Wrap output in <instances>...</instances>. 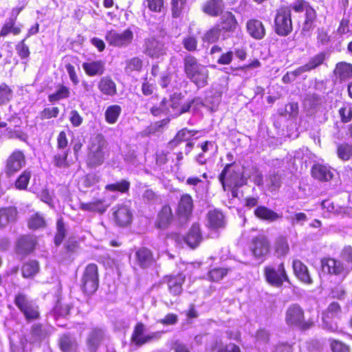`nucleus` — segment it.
<instances>
[{
    "mask_svg": "<svg viewBox=\"0 0 352 352\" xmlns=\"http://www.w3.org/2000/svg\"><path fill=\"white\" fill-rule=\"evenodd\" d=\"M32 335L34 338V342L41 340L47 335L45 329L43 328L42 325L36 324H34L32 328Z\"/></svg>",
    "mask_w": 352,
    "mask_h": 352,
    "instance_id": "obj_61",
    "label": "nucleus"
},
{
    "mask_svg": "<svg viewBox=\"0 0 352 352\" xmlns=\"http://www.w3.org/2000/svg\"><path fill=\"white\" fill-rule=\"evenodd\" d=\"M255 216L262 220L274 221L280 217L274 211L265 206H258L254 210Z\"/></svg>",
    "mask_w": 352,
    "mask_h": 352,
    "instance_id": "obj_35",
    "label": "nucleus"
},
{
    "mask_svg": "<svg viewBox=\"0 0 352 352\" xmlns=\"http://www.w3.org/2000/svg\"><path fill=\"white\" fill-rule=\"evenodd\" d=\"M193 209V200L188 194L182 195L177 206V212L181 219L187 220Z\"/></svg>",
    "mask_w": 352,
    "mask_h": 352,
    "instance_id": "obj_18",
    "label": "nucleus"
},
{
    "mask_svg": "<svg viewBox=\"0 0 352 352\" xmlns=\"http://www.w3.org/2000/svg\"><path fill=\"white\" fill-rule=\"evenodd\" d=\"M133 38V34L129 29L121 33L112 30L108 31L105 36V39L110 45L119 47L129 45Z\"/></svg>",
    "mask_w": 352,
    "mask_h": 352,
    "instance_id": "obj_13",
    "label": "nucleus"
},
{
    "mask_svg": "<svg viewBox=\"0 0 352 352\" xmlns=\"http://www.w3.org/2000/svg\"><path fill=\"white\" fill-rule=\"evenodd\" d=\"M31 177V173L30 171L25 170H24L21 175L18 177L15 182V186L17 189L19 190H25L26 189L30 179Z\"/></svg>",
    "mask_w": 352,
    "mask_h": 352,
    "instance_id": "obj_54",
    "label": "nucleus"
},
{
    "mask_svg": "<svg viewBox=\"0 0 352 352\" xmlns=\"http://www.w3.org/2000/svg\"><path fill=\"white\" fill-rule=\"evenodd\" d=\"M212 350L214 352H240V349L238 346L233 343H230L226 345H221L217 342L212 346Z\"/></svg>",
    "mask_w": 352,
    "mask_h": 352,
    "instance_id": "obj_58",
    "label": "nucleus"
},
{
    "mask_svg": "<svg viewBox=\"0 0 352 352\" xmlns=\"http://www.w3.org/2000/svg\"><path fill=\"white\" fill-rule=\"evenodd\" d=\"M25 164V158L23 153L21 151H14L7 159L5 168V173L7 175L11 176L18 172Z\"/></svg>",
    "mask_w": 352,
    "mask_h": 352,
    "instance_id": "obj_15",
    "label": "nucleus"
},
{
    "mask_svg": "<svg viewBox=\"0 0 352 352\" xmlns=\"http://www.w3.org/2000/svg\"><path fill=\"white\" fill-rule=\"evenodd\" d=\"M219 181L224 190L228 188H237L246 183V179L243 176L239 167L233 164H227L219 175Z\"/></svg>",
    "mask_w": 352,
    "mask_h": 352,
    "instance_id": "obj_3",
    "label": "nucleus"
},
{
    "mask_svg": "<svg viewBox=\"0 0 352 352\" xmlns=\"http://www.w3.org/2000/svg\"><path fill=\"white\" fill-rule=\"evenodd\" d=\"M186 0H171V12L174 18L179 17L185 9Z\"/></svg>",
    "mask_w": 352,
    "mask_h": 352,
    "instance_id": "obj_49",
    "label": "nucleus"
},
{
    "mask_svg": "<svg viewBox=\"0 0 352 352\" xmlns=\"http://www.w3.org/2000/svg\"><path fill=\"white\" fill-rule=\"evenodd\" d=\"M208 226L213 229L223 228L226 224L224 216L219 210H213L207 214Z\"/></svg>",
    "mask_w": 352,
    "mask_h": 352,
    "instance_id": "obj_29",
    "label": "nucleus"
},
{
    "mask_svg": "<svg viewBox=\"0 0 352 352\" xmlns=\"http://www.w3.org/2000/svg\"><path fill=\"white\" fill-rule=\"evenodd\" d=\"M184 72L188 79L197 87L201 88L208 84L209 72L206 66L201 65L192 55H187L184 59Z\"/></svg>",
    "mask_w": 352,
    "mask_h": 352,
    "instance_id": "obj_1",
    "label": "nucleus"
},
{
    "mask_svg": "<svg viewBox=\"0 0 352 352\" xmlns=\"http://www.w3.org/2000/svg\"><path fill=\"white\" fill-rule=\"evenodd\" d=\"M228 271L227 268L216 267L208 272V276L210 280L218 282L228 274Z\"/></svg>",
    "mask_w": 352,
    "mask_h": 352,
    "instance_id": "obj_51",
    "label": "nucleus"
},
{
    "mask_svg": "<svg viewBox=\"0 0 352 352\" xmlns=\"http://www.w3.org/2000/svg\"><path fill=\"white\" fill-rule=\"evenodd\" d=\"M69 150H59L58 152L53 157V164L58 168H66L69 166L67 162V156Z\"/></svg>",
    "mask_w": 352,
    "mask_h": 352,
    "instance_id": "obj_42",
    "label": "nucleus"
},
{
    "mask_svg": "<svg viewBox=\"0 0 352 352\" xmlns=\"http://www.w3.org/2000/svg\"><path fill=\"white\" fill-rule=\"evenodd\" d=\"M337 155L339 159L348 161L352 157V145L340 144L337 147Z\"/></svg>",
    "mask_w": 352,
    "mask_h": 352,
    "instance_id": "obj_45",
    "label": "nucleus"
},
{
    "mask_svg": "<svg viewBox=\"0 0 352 352\" xmlns=\"http://www.w3.org/2000/svg\"><path fill=\"white\" fill-rule=\"evenodd\" d=\"M144 331L145 327L142 323L140 322L136 324L132 335V340L134 343L138 345H142L153 340H157L160 338V332H154L144 335Z\"/></svg>",
    "mask_w": 352,
    "mask_h": 352,
    "instance_id": "obj_17",
    "label": "nucleus"
},
{
    "mask_svg": "<svg viewBox=\"0 0 352 352\" xmlns=\"http://www.w3.org/2000/svg\"><path fill=\"white\" fill-rule=\"evenodd\" d=\"M36 245V237L32 235L21 236L17 241V251L20 254H26L31 252Z\"/></svg>",
    "mask_w": 352,
    "mask_h": 352,
    "instance_id": "obj_23",
    "label": "nucleus"
},
{
    "mask_svg": "<svg viewBox=\"0 0 352 352\" xmlns=\"http://www.w3.org/2000/svg\"><path fill=\"white\" fill-rule=\"evenodd\" d=\"M59 113V109L56 107L52 108H45L40 113V118L41 120L50 119L57 117Z\"/></svg>",
    "mask_w": 352,
    "mask_h": 352,
    "instance_id": "obj_63",
    "label": "nucleus"
},
{
    "mask_svg": "<svg viewBox=\"0 0 352 352\" xmlns=\"http://www.w3.org/2000/svg\"><path fill=\"white\" fill-rule=\"evenodd\" d=\"M167 110H169V108L166 106V99H164L158 107H153L151 112L153 116H158L162 113L168 114Z\"/></svg>",
    "mask_w": 352,
    "mask_h": 352,
    "instance_id": "obj_64",
    "label": "nucleus"
},
{
    "mask_svg": "<svg viewBox=\"0 0 352 352\" xmlns=\"http://www.w3.org/2000/svg\"><path fill=\"white\" fill-rule=\"evenodd\" d=\"M264 272L267 281L273 286L280 287L284 281H289L283 263L278 265L267 266Z\"/></svg>",
    "mask_w": 352,
    "mask_h": 352,
    "instance_id": "obj_8",
    "label": "nucleus"
},
{
    "mask_svg": "<svg viewBox=\"0 0 352 352\" xmlns=\"http://www.w3.org/2000/svg\"><path fill=\"white\" fill-rule=\"evenodd\" d=\"M15 19L10 18L3 25L1 32L0 36H6L10 33H12L14 35H17L21 32V29L18 27L14 26Z\"/></svg>",
    "mask_w": 352,
    "mask_h": 352,
    "instance_id": "obj_43",
    "label": "nucleus"
},
{
    "mask_svg": "<svg viewBox=\"0 0 352 352\" xmlns=\"http://www.w3.org/2000/svg\"><path fill=\"white\" fill-rule=\"evenodd\" d=\"M103 331L99 329H93L87 338V344L91 352H95L103 338Z\"/></svg>",
    "mask_w": 352,
    "mask_h": 352,
    "instance_id": "obj_36",
    "label": "nucleus"
},
{
    "mask_svg": "<svg viewBox=\"0 0 352 352\" xmlns=\"http://www.w3.org/2000/svg\"><path fill=\"white\" fill-rule=\"evenodd\" d=\"M338 112L342 122L346 123L350 122L352 119V104L349 103L343 104Z\"/></svg>",
    "mask_w": 352,
    "mask_h": 352,
    "instance_id": "obj_52",
    "label": "nucleus"
},
{
    "mask_svg": "<svg viewBox=\"0 0 352 352\" xmlns=\"http://www.w3.org/2000/svg\"><path fill=\"white\" fill-rule=\"evenodd\" d=\"M293 30L292 11L289 6H283L276 10L274 18V31L279 36H285Z\"/></svg>",
    "mask_w": 352,
    "mask_h": 352,
    "instance_id": "obj_4",
    "label": "nucleus"
},
{
    "mask_svg": "<svg viewBox=\"0 0 352 352\" xmlns=\"http://www.w3.org/2000/svg\"><path fill=\"white\" fill-rule=\"evenodd\" d=\"M12 98V91L5 83L0 85V105L8 102Z\"/></svg>",
    "mask_w": 352,
    "mask_h": 352,
    "instance_id": "obj_56",
    "label": "nucleus"
},
{
    "mask_svg": "<svg viewBox=\"0 0 352 352\" xmlns=\"http://www.w3.org/2000/svg\"><path fill=\"white\" fill-rule=\"evenodd\" d=\"M82 68L90 76L102 75L104 71V63L102 60H93L82 64Z\"/></svg>",
    "mask_w": 352,
    "mask_h": 352,
    "instance_id": "obj_33",
    "label": "nucleus"
},
{
    "mask_svg": "<svg viewBox=\"0 0 352 352\" xmlns=\"http://www.w3.org/2000/svg\"><path fill=\"white\" fill-rule=\"evenodd\" d=\"M220 33L221 29L219 27H214L204 34L203 41L208 43H214L219 39Z\"/></svg>",
    "mask_w": 352,
    "mask_h": 352,
    "instance_id": "obj_53",
    "label": "nucleus"
},
{
    "mask_svg": "<svg viewBox=\"0 0 352 352\" xmlns=\"http://www.w3.org/2000/svg\"><path fill=\"white\" fill-rule=\"evenodd\" d=\"M130 183L126 180H122L120 182L108 184L105 188L109 191H118L120 192H126L129 190Z\"/></svg>",
    "mask_w": 352,
    "mask_h": 352,
    "instance_id": "obj_55",
    "label": "nucleus"
},
{
    "mask_svg": "<svg viewBox=\"0 0 352 352\" xmlns=\"http://www.w3.org/2000/svg\"><path fill=\"white\" fill-rule=\"evenodd\" d=\"M246 28L250 35L255 39H261L265 34V30L261 21L250 19L247 22Z\"/></svg>",
    "mask_w": 352,
    "mask_h": 352,
    "instance_id": "obj_24",
    "label": "nucleus"
},
{
    "mask_svg": "<svg viewBox=\"0 0 352 352\" xmlns=\"http://www.w3.org/2000/svg\"><path fill=\"white\" fill-rule=\"evenodd\" d=\"M197 133L196 131L188 130L186 128L182 129L177 133L175 138L170 142V144L177 146L182 142L188 141Z\"/></svg>",
    "mask_w": 352,
    "mask_h": 352,
    "instance_id": "obj_40",
    "label": "nucleus"
},
{
    "mask_svg": "<svg viewBox=\"0 0 352 352\" xmlns=\"http://www.w3.org/2000/svg\"><path fill=\"white\" fill-rule=\"evenodd\" d=\"M275 254L278 257H283L287 255L289 250L287 239L285 236L278 237L274 243Z\"/></svg>",
    "mask_w": 352,
    "mask_h": 352,
    "instance_id": "obj_38",
    "label": "nucleus"
},
{
    "mask_svg": "<svg viewBox=\"0 0 352 352\" xmlns=\"http://www.w3.org/2000/svg\"><path fill=\"white\" fill-rule=\"evenodd\" d=\"M342 314L341 307L337 302H331L322 314V322L324 327L332 332L338 331L337 320L340 318Z\"/></svg>",
    "mask_w": 352,
    "mask_h": 352,
    "instance_id": "obj_7",
    "label": "nucleus"
},
{
    "mask_svg": "<svg viewBox=\"0 0 352 352\" xmlns=\"http://www.w3.org/2000/svg\"><path fill=\"white\" fill-rule=\"evenodd\" d=\"M138 264L142 268H146L153 263L152 252L147 248L139 249L135 253Z\"/></svg>",
    "mask_w": 352,
    "mask_h": 352,
    "instance_id": "obj_32",
    "label": "nucleus"
},
{
    "mask_svg": "<svg viewBox=\"0 0 352 352\" xmlns=\"http://www.w3.org/2000/svg\"><path fill=\"white\" fill-rule=\"evenodd\" d=\"M57 232L54 238V242L56 245H59L65 236V228L63 221L58 219L56 223Z\"/></svg>",
    "mask_w": 352,
    "mask_h": 352,
    "instance_id": "obj_59",
    "label": "nucleus"
},
{
    "mask_svg": "<svg viewBox=\"0 0 352 352\" xmlns=\"http://www.w3.org/2000/svg\"><path fill=\"white\" fill-rule=\"evenodd\" d=\"M80 208L85 211L98 212L102 213L105 211V208L102 206V200H97L96 201L89 203H82Z\"/></svg>",
    "mask_w": 352,
    "mask_h": 352,
    "instance_id": "obj_46",
    "label": "nucleus"
},
{
    "mask_svg": "<svg viewBox=\"0 0 352 352\" xmlns=\"http://www.w3.org/2000/svg\"><path fill=\"white\" fill-rule=\"evenodd\" d=\"M221 20L219 28L221 31L234 32L236 30L238 26V22L232 12H227L224 13Z\"/></svg>",
    "mask_w": 352,
    "mask_h": 352,
    "instance_id": "obj_30",
    "label": "nucleus"
},
{
    "mask_svg": "<svg viewBox=\"0 0 352 352\" xmlns=\"http://www.w3.org/2000/svg\"><path fill=\"white\" fill-rule=\"evenodd\" d=\"M312 176L320 181H329L333 177V172L330 167L315 164L311 169Z\"/></svg>",
    "mask_w": 352,
    "mask_h": 352,
    "instance_id": "obj_31",
    "label": "nucleus"
},
{
    "mask_svg": "<svg viewBox=\"0 0 352 352\" xmlns=\"http://www.w3.org/2000/svg\"><path fill=\"white\" fill-rule=\"evenodd\" d=\"M286 323L289 326H295L300 329L308 328V324L305 321L304 311L296 304L291 305L285 314Z\"/></svg>",
    "mask_w": 352,
    "mask_h": 352,
    "instance_id": "obj_12",
    "label": "nucleus"
},
{
    "mask_svg": "<svg viewBox=\"0 0 352 352\" xmlns=\"http://www.w3.org/2000/svg\"><path fill=\"white\" fill-rule=\"evenodd\" d=\"M145 54L152 58H160L166 53L164 44L155 38H148L144 42Z\"/></svg>",
    "mask_w": 352,
    "mask_h": 352,
    "instance_id": "obj_16",
    "label": "nucleus"
},
{
    "mask_svg": "<svg viewBox=\"0 0 352 352\" xmlns=\"http://www.w3.org/2000/svg\"><path fill=\"white\" fill-rule=\"evenodd\" d=\"M98 87L102 94L107 96H113L117 94L116 84L109 76L101 78Z\"/></svg>",
    "mask_w": 352,
    "mask_h": 352,
    "instance_id": "obj_26",
    "label": "nucleus"
},
{
    "mask_svg": "<svg viewBox=\"0 0 352 352\" xmlns=\"http://www.w3.org/2000/svg\"><path fill=\"white\" fill-rule=\"evenodd\" d=\"M250 249L256 259L263 261L270 252V242L265 235H258L252 239Z\"/></svg>",
    "mask_w": 352,
    "mask_h": 352,
    "instance_id": "obj_11",
    "label": "nucleus"
},
{
    "mask_svg": "<svg viewBox=\"0 0 352 352\" xmlns=\"http://www.w3.org/2000/svg\"><path fill=\"white\" fill-rule=\"evenodd\" d=\"M58 344L63 352H72L76 348L75 340L67 334L60 338Z\"/></svg>",
    "mask_w": 352,
    "mask_h": 352,
    "instance_id": "obj_39",
    "label": "nucleus"
},
{
    "mask_svg": "<svg viewBox=\"0 0 352 352\" xmlns=\"http://www.w3.org/2000/svg\"><path fill=\"white\" fill-rule=\"evenodd\" d=\"M293 270L296 276L302 282L307 284L312 283L308 268L301 261L298 259L294 260Z\"/></svg>",
    "mask_w": 352,
    "mask_h": 352,
    "instance_id": "obj_27",
    "label": "nucleus"
},
{
    "mask_svg": "<svg viewBox=\"0 0 352 352\" xmlns=\"http://www.w3.org/2000/svg\"><path fill=\"white\" fill-rule=\"evenodd\" d=\"M223 0H208L203 6L202 10L211 16H218L224 10Z\"/></svg>",
    "mask_w": 352,
    "mask_h": 352,
    "instance_id": "obj_22",
    "label": "nucleus"
},
{
    "mask_svg": "<svg viewBox=\"0 0 352 352\" xmlns=\"http://www.w3.org/2000/svg\"><path fill=\"white\" fill-rule=\"evenodd\" d=\"M46 222L44 217L38 213L33 214L28 221V226L32 230L44 228Z\"/></svg>",
    "mask_w": 352,
    "mask_h": 352,
    "instance_id": "obj_48",
    "label": "nucleus"
},
{
    "mask_svg": "<svg viewBox=\"0 0 352 352\" xmlns=\"http://www.w3.org/2000/svg\"><path fill=\"white\" fill-rule=\"evenodd\" d=\"M17 210L16 208L10 206L0 208V228H3L16 221Z\"/></svg>",
    "mask_w": 352,
    "mask_h": 352,
    "instance_id": "obj_28",
    "label": "nucleus"
},
{
    "mask_svg": "<svg viewBox=\"0 0 352 352\" xmlns=\"http://www.w3.org/2000/svg\"><path fill=\"white\" fill-rule=\"evenodd\" d=\"M122 111L120 106L114 104L107 107L105 111V120L109 124H114L117 122Z\"/></svg>",
    "mask_w": 352,
    "mask_h": 352,
    "instance_id": "obj_41",
    "label": "nucleus"
},
{
    "mask_svg": "<svg viewBox=\"0 0 352 352\" xmlns=\"http://www.w3.org/2000/svg\"><path fill=\"white\" fill-rule=\"evenodd\" d=\"M199 226L193 224L185 238L178 234L174 233L168 236V240L174 241L177 245H182L184 241L190 248H196L201 241Z\"/></svg>",
    "mask_w": 352,
    "mask_h": 352,
    "instance_id": "obj_9",
    "label": "nucleus"
},
{
    "mask_svg": "<svg viewBox=\"0 0 352 352\" xmlns=\"http://www.w3.org/2000/svg\"><path fill=\"white\" fill-rule=\"evenodd\" d=\"M326 60V54L320 52L311 57L309 62L304 65L300 66L303 73L314 70L322 65Z\"/></svg>",
    "mask_w": 352,
    "mask_h": 352,
    "instance_id": "obj_34",
    "label": "nucleus"
},
{
    "mask_svg": "<svg viewBox=\"0 0 352 352\" xmlns=\"http://www.w3.org/2000/svg\"><path fill=\"white\" fill-rule=\"evenodd\" d=\"M303 73L300 67L295 70L287 72L283 77V81L285 83H289L294 81L297 77L301 76Z\"/></svg>",
    "mask_w": 352,
    "mask_h": 352,
    "instance_id": "obj_62",
    "label": "nucleus"
},
{
    "mask_svg": "<svg viewBox=\"0 0 352 352\" xmlns=\"http://www.w3.org/2000/svg\"><path fill=\"white\" fill-rule=\"evenodd\" d=\"M69 88L64 85H60L54 94L49 96V101L54 102L61 99L67 98L69 96Z\"/></svg>",
    "mask_w": 352,
    "mask_h": 352,
    "instance_id": "obj_50",
    "label": "nucleus"
},
{
    "mask_svg": "<svg viewBox=\"0 0 352 352\" xmlns=\"http://www.w3.org/2000/svg\"><path fill=\"white\" fill-rule=\"evenodd\" d=\"M142 67V61L140 58L134 57L128 60L126 63L125 72L131 73L133 71H140Z\"/></svg>",
    "mask_w": 352,
    "mask_h": 352,
    "instance_id": "obj_57",
    "label": "nucleus"
},
{
    "mask_svg": "<svg viewBox=\"0 0 352 352\" xmlns=\"http://www.w3.org/2000/svg\"><path fill=\"white\" fill-rule=\"evenodd\" d=\"M113 217L118 225L125 226L131 222L132 214L126 206L119 205L113 208Z\"/></svg>",
    "mask_w": 352,
    "mask_h": 352,
    "instance_id": "obj_19",
    "label": "nucleus"
},
{
    "mask_svg": "<svg viewBox=\"0 0 352 352\" xmlns=\"http://www.w3.org/2000/svg\"><path fill=\"white\" fill-rule=\"evenodd\" d=\"M332 352H350V348L342 342L336 340H329Z\"/></svg>",
    "mask_w": 352,
    "mask_h": 352,
    "instance_id": "obj_60",
    "label": "nucleus"
},
{
    "mask_svg": "<svg viewBox=\"0 0 352 352\" xmlns=\"http://www.w3.org/2000/svg\"><path fill=\"white\" fill-rule=\"evenodd\" d=\"M98 287V267L95 264L88 265L81 279L80 287L87 295L94 294Z\"/></svg>",
    "mask_w": 352,
    "mask_h": 352,
    "instance_id": "obj_6",
    "label": "nucleus"
},
{
    "mask_svg": "<svg viewBox=\"0 0 352 352\" xmlns=\"http://www.w3.org/2000/svg\"><path fill=\"white\" fill-rule=\"evenodd\" d=\"M173 219L171 208L168 205H165L158 212L155 226L159 229H166L170 226Z\"/></svg>",
    "mask_w": 352,
    "mask_h": 352,
    "instance_id": "obj_20",
    "label": "nucleus"
},
{
    "mask_svg": "<svg viewBox=\"0 0 352 352\" xmlns=\"http://www.w3.org/2000/svg\"><path fill=\"white\" fill-rule=\"evenodd\" d=\"M14 302L28 320H35L39 317L38 306L34 302L29 300L25 295L18 294Z\"/></svg>",
    "mask_w": 352,
    "mask_h": 352,
    "instance_id": "obj_10",
    "label": "nucleus"
},
{
    "mask_svg": "<svg viewBox=\"0 0 352 352\" xmlns=\"http://www.w3.org/2000/svg\"><path fill=\"white\" fill-rule=\"evenodd\" d=\"M323 272L345 277L349 272V266L344 265L341 261L334 258H326L321 261Z\"/></svg>",
    "mask_w": 352,
    "mask_h": 352,
    "instance_id": "obj_14",
    "label": "nucleus"
},
{
    "mask_svg": "<svg viewBox=\"0 0 352 352\" xmlns=\"http://www.w3.org/2000/svg\"><path fill=\"white\" fill-rule=\"evenodd\" d=\"M38 263L36 261H30L23 265L22 274L25 278L33 276L38 272Z\"/></svg>",
    "mask_w": 352,
    "mask_h": 352,
    "instance_id": "obj_47",
    "label": "nucleus"
},
{
    "mask_svg": "<svg viewBox=\"0 0 352 352\" xmlns=\"http://www.w3.org/2000/svg\"><path fill=\"white\" fill-rule=\"evenodd\" d=\"M201 104L199 98H195L182 104L180 95L173 94L170 99L166 100V106L169 108L167 112L170 116H178L188 111L191 107H197Z\"/></svg>",
    "mask_w": 352,
    "mask_h": 352,
    "instance_id": "obj_5",
    "label": "nucleus"
},
{
    "mask_svg": "<svg viewBox=\"0 0 352 352\" xmlns=\"http://www.w3.org/2000/svg\"><path fill=\"white\" fill-rule=\"evenodd\" d=\"M186 184L192 186V189L197 193H203L206 190V182L201 181L197 177H188L186 180Z\"/></svg>",
    "mask_w": 352,
    "mask_h": 352,
    "instance_id": "obj_44",
    "label": "nucleus"
},
{
    "mask_svg": "<svg viewBox=\"0 0 352 352\" xmlns=\"http://www.w3.org/2000/svg\"><path fill=\"white\" fill-rule=\"evenodd\" d=\"M323 210H326L328 214H344L349 213V208L343 206L335 205L330 200H324L321 203Z\"/></svg>",
    "mask_w": 352,
    "mask_h": 352,
    "instance_id": "obj_37",
    "label": "nucleus"
},
{
    "mask_svg": "<svg viewBox=\"0 0 352 352\" xmlns=\"http://www.w3.org/2000/svg\"><path fill=\"white\" fill-rule=\"evenodd\" d=\"M186 276L183 274L170 276L167 278V285L169 292L173 296H179L182 292V285Z\"/></svg>",
    "mask_w": 352,
    "mask_h": 352,
    "instance_id": "obj_21",
    "label": "nucleus"
},
{
    "mask_svg": "<svg viewBox=\"0 0 352 352\" xmlns=\"http://www.w3.org/2000/svg\"><path fill=\"white\" fill-rule=\"evenodd\" d=\"M334 76L340 81H345L352 78V64L340 62L334 69Z\"/></svg>",
    "mask_w": 352,
    "mask_h": 352,
    "instance_id": "obj_25",
    "label": "nucleus"
},
{
    "mask_svg": "<svg viewBox=\"0 0 352 352\" xmlns=\"http://www.w3.org/2000/svg\"><path fill=\"white\" fill-rule=\"evenodd\" d=\"M107 142L101 135H96L91 138L87 164L90 168L100 166L107 155Z\"/></svg>",
    "mask_w": 352,
    "mask_h": 352,
    "instance_id": "obj_2",
    "label": "nucleus"
}]
</instances>
